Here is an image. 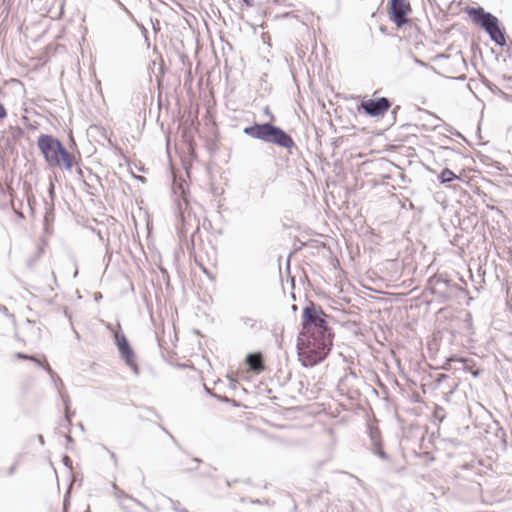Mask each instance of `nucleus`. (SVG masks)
Instances as JSON below:
<instances>
[{
	"instance_id": "nucleus-1",
	"label": "nucleus",
	"mask_w": 512,
	"mask_h": 512,
	"mask_svg": "<svg viewBox=\"0 0 512 512\" xmlns=\"http://www.w3.org/2000/svg\"><path fill=\"white\" fill-rule=\"evenodd\" d=\"M328 315L310 301L302 312L301 330L297 337L298 360L304 367H313L326 359L333 346L334 334Z\"/></svg>"
},
{
	"instance_id": "nucleus-2",
	"label": "nucleus",
	"mask_w": 512,
	"mask_h": 512,
	"mask_svg": "<svg viewBox=\"0 0 512 512\" xmlns=\"http://www.w3.org/2000/svg\"><path fill=\"white\" fill-rule=\"evenodd\" d=\"M37 146L50 167H59L70 170L74 164V157L69 153L62 142L49 134H40Z\"/></svg>"
},
{
	"instance_id": "nucleus-3",
	"label": "nucleus",
	"mask_w": 512,
	"mask_h": 512,
	"mask_svg": "<svg viewBox=\"0 0 512 512\" xmlns=\"http://www.w3.org/2000/svg\"><path fill=\"white\" fill-rule=\"evenodd\" d=\"M465 12L473 23L480 25L498 45L504 46L506 38L504 32L499 26L498 19L492 14L486 12L483 8L467 7Z\"/></svg>"
},
{
	"instance_id": "nucleus-4",
	"label": "nucleus",
	"mask_w": 512,
	"mask_h": 512,
	"mask_svg": "<svg viewBox=\"0 0 512 512\" xmlns=\"http://www.w3.org/2000/svg\"><path fill=\"white\" fill-rule=\"evenodd\" d=\"M177 223L176 227L178 229L179 234L185 235L190 230H198L199 228V219L197 218L195 212L192 210L188 199L183 196L181 199L177 201Z\"/></svg>"
},
{
	"instance_id": "nucleus-5",
	"label": "nucleus",
	"mask_w": 512,
	"mask_h": 512,
	"mask_svg": "<svg viewBox=\"0 0 512 512\" xmlns=\"http://www.w3.org/2000/svg\"><path fill=\"white\" fill-rule=\"evenodd\" d=\"M258 139L268 143H273L286 149H291L295 146L290 135L269 123L258 124Z\"/></svg>"
},
{
	"instance_id": "nucleus-6",
	"label": "nucleus",
	"mask_w": 512,
	"mask_h": 512,
	"mask_svg": "<svg viewBox=\"0 0 512 512\" xmlns=\"http://www.w3.org/2000/svg\"><path fill=\"white\" fill-rule=\"evenodd\" d=\"M411 5L407 0H390L388 15L395 25L400 28L409 22L408 15L411 13Z\"/></svg>"
},
{
	"instance_id": "nucleus-7",
	"label": "nucleus",
	"mask_w": 512,
	"mask_h": 512,
	"mask_svg": "<svg viewBox=\"0 0 512 512\" xmlns=\"http://www.w3.org/2000/svg\"><path fill=\"white\" fill-rule=\"evenodd\" d=\"M115 344L119 350V353L125 363L133 370V372L138 375L139 369L136 363V355L131 348L126 336L124 334L115 333Z\"/></svg>"
},
{
	"instance_id": "nucleus-8",
	"label": "nucleus",
	"mask_w": 512,
	"mask_h": 512,
	"mask_svg": "<svg viewBox=\"0 0 512 512\" xmlns=\"http://www.w3.org/2000/svg\"><path fill=\"white\" fill-rule=\"evenodd\" d=\"M391 103L385 97L362 101L358 110L363 109L366 114L374 117L383 116L390 108Z\"/></svg>"
},
{
	"instance_id": "nucleus-9",
	"label": "nucleus",
	"mask_w": 512,
	"mask_h": 512,
	"mask_svg": "<svg viewBox=\"0 0 512 512\" xmlns=\"http://www.w3.org/2000/svg\"><path fill=\"white\" fill-rule=\"evenodd\" d=\"M246 365L248 366L247 370H240L236 377L228 376L230 386L234 389L237 388V385H240L242 381H248L251 373L256 372V352H251L246 357Z\"/></svg>"
},
{
	"instance_id": "nucleus-10",
	"label": "nucleus",
	"mask_w": 512,
	"mask_h": 512,
	"mask_svg": "<svg viewBox=\"0 0 512 512\" xmlns=\"http://www.w3.org/2000/svg\"><path fill=\"white\" fill-rule=\"evenodd\" d=\"M32 362H34L35 364H37L38 366L42 367L50 376L52 382L54 383L56 389L59 391V386L58 384H60L61 386L63 385V382L62 380L57 376V374L53 371V369L50 367V365L44 361H41L39 359H37L35 357V360H31Z\"/></svg>"
},
{
	"instance_id": "nucleus-11",
	"label": "nucleus",
	"mask_w": 512,
	"mask_h": 512,
	"mask_svg": "<svg viewBox=\"0 0 512 512\" xmlns=\"http://www.w3.org/2000/svg\"><path fill=\"white\" fill-rule=\"evenodd\" d=\"M112 488L114 490V496L119 500L120 504L122 505L123 508H127L125 502L127 500L129 501H134L136 502L137 504H139V502L132 498L131 496H129L128 494H126L123 490H121L116 483H112Z\"/></svg>"
},
{
	"instance_id": "nucleus-12",
	"label": "nucleus",
	"mask_w": 512,
	"mask_h": 512,
	"mask_svg": "<svg viewBox=\"0 0 512 512\" xmlns=\"http://www.w3.org/2000/svg\"><path fill=\"white\" fill-rule=\"evenodd\" d=\"M457 178H458L457 175L448 168L443 169L439 175V179H440L441 183L451 182L452 180L457 179Z\"/></svg>"
},
{
	"instance_id": "nucleus-13",
	"label": "nucleus",
	"mask_w": 512,
	"mask_h": 512,
	"mask_svg": "<svg viewBox=\"0 0 512 512\" xmlns=\"http://www.w3.org/2000/svg\"><path fill=\"white\" fill-rule=\"evenodd\" d=\"M24 136V130L19 127H10L8 138L12 141H18Z\"/></svg>"
},
{
	"instance_id": "nucleus-14",
	"label": "nucleus",
	"mask_w": 512,
	"mask_h": 512,
	"mask_svg": "<svg viewBox=\"0 0 512 512\" xmlns=\"http://www.w3.org/2000/svg\"><path fill=\"white\" fill-rule=\"evenodd\" d=\"M250 116L252 118V123H251V125L244 127L243 128V132L246 135H249L252 138H256V119H255V115L251 113Z\"/></svg>"
},
{
	"instance_id": "nucleus-15",
	"label": "nucleus",
	"mask_w": 512,
	"mask_h": 512,
	"mask_svg": "<svg viewBox=\"0 0 512 512\" xmlns=\"http://www.w3.org/2000/svg\"><path fill=\"white\" fill-rule=\"evenodd\" d=\"M101 447H102V449H103L104 451H106V452L109 454L110 459L112 460V462H113L114 466H115V467H117V466H118V458H117V455H116L113 451H111V450H110L106 445H103V444H102V445H101Z\"/></svg>"
},
{
	"instance_id": "nucleus-16",
	"label": "nucleus",
	"mask_w": 512,
	"mask_h": 512,
	"mask_svg": "<svg viewBox=\"0 0 512 512\" xmlns=\"http://www.w3.org/2000/svg\"><path fill=\"white\" fill-rule=\"evenodd\" d=\"M15 358L18 360H35L34 356H31V355H28V354H25L22 352H17L15 354Z\"/></svg>"
},
{
	"instance_id": "nucleus-17",
	"label": "nucleus",
	"mask_w": 512,
	"mask_h": 512,
	"mask_svg": "<svg viewBox=\"0 0 512 512\" xmlns=\"http://www.w3.org/2000/svg\"><path fill=\"white\" fill-rule=\"evenodd\" d=\"M375 453L379 457H381L382 459H386V457H387L385 452H384V450H383V447H382V445L380 443L376 444V446H375Z\"/></svg>"
},
{
	"instance_id": "nucleus-18",
	"label": "nucleus",
	"mask_w": 512,
	"mask_h": 512,
	"mask_svg": "<svg viewBox=\"0 0 512 512\" xmlns=\"http://www.w3.org/2000/svg\"><path fill=\"white\" fill-rule=\"evenodd\" d=\"M0 312H1L3 315H5V316H7V317H9V318H14V315H13V314H11V313H9L8 308H7L6 306H4V305H1V304H0Z\"/></svg>"
},
{
	"instance_id": "nucleus-19",
	"label": "nucleus",
	"mask_w": 512,
	"mask_h": 512,
	"mask_svg": "<svg viewBox=\"0 0 512 512\" xmlns=\"http://www.w3.org/2000/svg\"><path fill=\"white\" fill-rule=\"evenodd\" d=\"M265 369V366L263 364V360H262V357L261 355L258 353V373H260L261 371H263Z\"/></svg>"
},
{
	"instance_id": "nucleus-20",
	"label": "nucleus",
	"mask_w": 512,
	"mask_h": 512,
	"mask_svg": "<svg viewBox=\"0 0 512 512\" xmlns=\"http://www.w3.org/2000/svg\"><path fill=\"white\" fill-rule=\"evenodd\" d=\"M245 326L253 327L254 326V320L250 318H244L241 320Z\"/></svg>"
},
{
	"instance_id": "nucleus-21",
	"label": "nucleus",
	"mask_w": 512,
	"mask_h": 512,
	"mask_svg": "<svg viewBox=\"0 0 512 512\" xmlns=\"http://www.w3.org/2000/svg\"><path fill=\"white\" fill-rule=\"evenodd\" d=\"M7 116V111L3 104L0 102V119H3Z\"/></svg>"
},
{
	"instance_id": "nucleus-22",
	"label": "nucleus",
	"mask_w": 512,
	"mask_h": 512,
	"mask_svg": "<svg viewBox=\"0 0 512 512\" xmlns=\"http://www.w3.org/2000/svg\"><path fill=\"white\" fill-rule=\"evenodd\" d=\"M69 399L64 398V404H65V410H66V419L68 422H70V415L68 414V406H69Z\"/></svg>"
},
{
	"instance_id": "nucleus-23",
	"label": "nucleus",
	"mask_w": 512,
	"mask_h": 512,
	"mask_svg": "<svg viewBox=\"0 0 512 512\" xmlns=\"http://www.w3.org/2000/svg\"><path fill=\"white\" fill-rule=\"evenodd\" d=\"M63 462H64V465H65V466H67V467L71 468V466H72V460L70 459V457L65 456V457L63 458Z\"/></svg>"
},
{
	"instance_id": "nucleus-24",
	"label": "nucleus",
	"mask_w": 512,
	"mask_h": 512,
	"mask_svg": "<svg viewBox=\"0 0 512 512\" xmlns=\"http://www.w3.org/2000/svg\"><path fill=\"white\" fill-rule=\"evenodd\" d=\"M242 3L246 4L248 7L254 6V0H242Z\"/></svg>"
},
{
	"instance_id": "nucleus-25",
	"label": "nucleus",
	"mask_w": 512,
	"mask_h": 512,
	"mask_svg": "<svg viewBox=\"0 0 512 512\" xmlns=\"http://www.w3.org/2000/svg\"><path fill=\"white\" fill-rule=\"evenodd\" d=\"M161 429H162L166 434H168V435H169V437H170L174 442H176V440H175L174 436H173V435H172V434H171V433H170L166 428L161 427Z\"/></svg>"
},
{
	"instance_id": "nucleus-26",
	"label": "nucleus",
	"mask_w": 512,
	"mask_h": 512,
	"mask_svg": "<svg viewBox=\"0 0 512 512\" xmlns=\"http://www.w3.org/2000/svg\"><path fill=\"white\" fill-rule=\"evenodd\" d=\"M49 195L51 198L54 196V185L51 183L49 187Z\"/></svg>"
},
{
	"instance_id": "nucleus-27",
	"label": "nucleus",
	"mask_w": 512,
	"mask_h": 512,
	"mask_svg": "<svg viewBox=\"0 0 512 512\" xmlns=\"http://www.w3.org/2000/svg\"><path fill=\"white\" fill-rule=\"evenodd\" d=\"M264 112L269 116V118H270L271 120H273V119H274V116L270 113V110H269V108H268V107H266V108H265Z\"/></svg>"
},
{
	"instance_id": "nucleus-28",
	"label": "nucleus",
	"mask_w": 512,
	"mask_h": 512,
	"mask_svg": "<svg viewBox=\"0 0 512 512\" xmlns=\"http://www.w3.org/2000/svg\"><path fill=\"white\" fill-rule=\"evenodd\" d=\"M446 378H447V376L445 374H439L438 378H437V382H441V381H443Z\"/></svg>"
},
{
	"instance_id": "nucleus-29",
	"label": "nucleus",
	"mask_w": 512,
	"mask_h": 512,
	"mask_svg": "<svg viewBox=\"0 0 512 512\" xmlns=\"http://www.w3.org/2000/svg\"><path fill=\"white\" fill-rule=\"evenodd\" d=\"M38 439H39L40 444H41V445H43V444H44V438H43V436H42V435H39V436H38Z\"/></svg>"
},
{
	"instance_id": "nucleus-30",
	"label": "nucleus",
	"mask_w": 512,
	"mask_h": 512,
	"mask_svg": "<svg viewBox=\"0 0 512 512\" xmlns=\"http://www.w3.org/2000/svg\"><path fill=\"white\" fill-rule=\"evenodd\" d=\"M66 440H67L68 443H72L73 442V439H72V437L70 435L66 436Z\"/></svg>"
},
{
	"instance_id": "nucleus-31",
	"label": "nucleus",
	"mask_w": 512,
	"mask_h": 512,
	"mask_svg": "<svg viewBox=\"0 0 512 512\" xmlns=\"http://www.w3.org/2000/svg\"><path fill=\"white\" fill-rule=\"evenodd\" d=\"M199 265L202 267L203 272H204L206 275H208L209 273H208L207 269H206L205 267H203V265H202L201 263H199Z\"/></svg>"
},
{
	"instance_id": "nucleus-32",
	"label": "nucleus",
	"mask_w": 512,
	"mask_h": 512,
	"mask_svg": "<svg viewBox=\"0 0 512 512\" xmlns=\"http://www.w3.org/2000/svg\"><path fill=\"white\" fill-rule=\"evenodd\" d=\"M192 462L195 464H198L201 462V460L199 458H194V459H192Z\"/></svg>"
},
{
	"instance_id": "nucleus-33",
	"label": "nucleus",
	"mask_w": 512,
	"mask_h": 512,
	"mask_svg": "<svg viewBox=\"0 0 512 512\" xmlns=\"http://www.w3.org/2000/svg\"><path fill=\"white\" fill-rule=\"evenodd\" d=\"M264 1L267 4H270V3H276L278 0H264Z\"/></svg>"
},
{
	"instance_id": "nucleus-34",
	"label": "nucleus",
	"mask_w": 512,
	"mask_h": 512,
	"mask_svg": "<svg viewBox=\"0 0 512 512\" xmlns=\"http://www.w3.org/2000/svg\"><path fill=\"white\" fill-rule=\"evenodd\" d=\"M194 469H195L194 466H188V467L185 468V470H194Z\"/></svg>"
},
{
	"instance_id": "nucleus-35",
	"label": "nucleus",
	"mask_w": 512,
	"mask_h": 512,
	"mask_svg": "<svg viewBox=\"0 0 512 512\" xmlns=\"http://www.w3.org/2000/svg\"><path fill=\"white\" fill-rule=\"evenodd\" d=\"M78 174H79L81 177H83V172H82V170H81V169H79V170H78Z\"/></svg>"
},
{
	"instance_id": "nucleus-36",
	"label": "nucleus",
	"mask_w": 512,
	"mask_h": 512,
	"mask_svg": "<svg viewBox=\"0 0 512 512\" xmlns=\"http://www.w3.org/2000/svg\"><path fill=\"white\" fill-rule=\"evenodd\" d=\"M15 466L11 467L10 474L13 473Z\"/></svg>"
},
{
	"instance_id": "nucleus-37",
	"label": "nucleus",
	"mask_w": 512,
	"mask_h": 512,
	"mask_svg": "<svg viewBox=\"0 0 512 512\" xmlns=\"http://www.w3.org/2000/svg\"><path fill=\"white\" fill-rule=\"evenodd\" d=\"M179 512H188L186 509H181Z\"/></svg>"
},
{
	"instance_id": "nucleus-38",
	"label": "nucleus",
	"mask_w": 512,
	"mask_h": 512,
	"mask_svg": "<svg viewBox=\"0 0 512 512\" xmlns=\"http://www.w3.org/2000/svg\"><path fill=\"white\" fill-rule=\"evenodd\" d=\"M78 274V270L76 269L75 273H74V277H76Z\"/></svg>"
},
{
	"instance_id": "nucleus-39",
	"label": "nucleus",
	"mask_w": 512,
	"mask_h": 512,
	"mask_svg": "<svg viewBox=\"0 0 512 512\" xmlns=\"http://www.w3.org/2000/svg\"><path fill=\"white\" fill-rule=\"evenodd\" d=\"M52 277H53L54 281H56V277H55L54 273H52Z\"/></svg>"
},
{
	"instance_id": "nucleus-40",
	"label": "nucleus",
	"mask_w": 512,
	"mask_h": 512,
	"mask_svg": "<svg viewBox=\"0 0 512 512\" xmlns=\"http://www.w3.org/2000/svg\"><path fill=\"white\" fill-rule=\"evenodd\" d=\"M401 295H402V294H400V293L394 294V296H396V297H399V296H401Z\"/></svg>"
},
{
	"instance_id": "nucleus-41",
	"label": "nucleus",
	"mask_w": 512,
	"mask_h": 512,
	"mask_svg": "<svg viewBox=\"0 0 512 512\" xmlns=\"http://www.w3.org/2000/svg\"><path fill=\"white\" fill-rule=\"evenodd\" d=\"M243 391L247 392V388L246 387H242Z\"/></svg>"
}]
</instances>
